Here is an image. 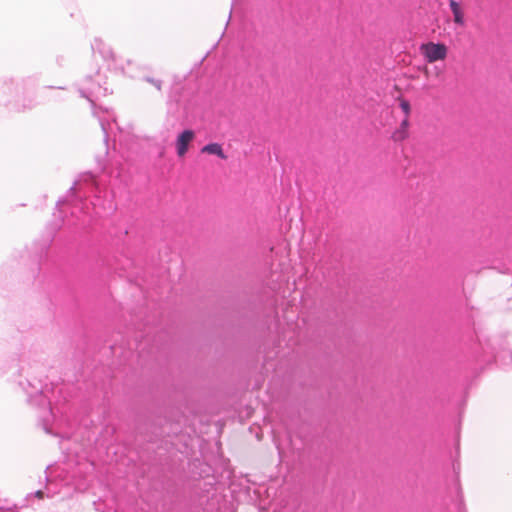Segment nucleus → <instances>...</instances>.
<instances>
[{
  "instance_id": "f257e3e1",
  "label": "nucleus",
  "mask_w": 512,
  "mask_h": 512,
  "mask_svg": "<svg viewBox=\"0 0 512 512\" xmlns=\"http://www.w3.org/2000/svg\"><path fill=\"white\" fill-rule=\"evenodd\" d=\"M94 65L91 72L83 80V87L80 89L82 97L91 103L92 113L98 119L104 134V141L107 146V154L110 157L109 177L110 190L102 191L100 181L91 173L82 174L74 185L69 189L67 199L57 201V208L68 203L71 208V215L85 224L86 218L92 215L101 216L102 212L115 208L112 198L115 196L116 183L126 182L127 159H128V138L127 133L117 123L115 113L96 101L109 93L106 76L101 73L99 61H102L107 69L115 74L124 75L123 62L119 60L106 43L95 38L91 43Z\"/></svg>"
},
{
  "instance_id": "f03ea898",
  "label": "nucleus",
  "mask_w": 512,
  "mask_h": 512,
  "mask_svg": "<svg viewBox=\"0 0 512 512\" xmlns=\"http://www.w3.org/2000/svg\"><path fill=\"white\" fill-rule=\"evenodd\" d=\"M24 389L28 395V401L44 409V415L39 416L40 424L44 431L48 434L56 435L53 431L55 417L52 412L50 398L47 395L48 385L43 384L42 380H38L35 383L27 380V387H24Z\"/></svg>"
},
{
  "instance_id": "7ed1b4c3",
  "label": "nucleus",
  "mask_w": 512,
  "mask_h": 512,
  "mask_svg": "<svg viewBox=\"0 0 512 512\" xmlns=\"http://www.w3.org/2000/svg\"><path fill=\"white\" fill-rule=\"evenodd\" d=\"M71 463H66L61 473H65L62 477L64 485L73 486L75 490L81 491L86 488V479L88 473L92 470V463L87 461L78 462L75 469L70 470Z\"/></svg>"
},
{
  "instance_id": "20e7f679",
  "label": "nucleus",
  "mask_w": 512,
  "mask_h": 512,
  "mask_svg": "<svg viewBox=\"0 0 512 512\" xmlns=\"http://www.w3.org/2000/svg\"><path fill=\"white\" fill-rule=\"evenodd\" d=\"M419 51L428 63L444 61L448 55V47L444 43L426 42L420 45Z\"/></svg>"
},
{
  "instance_id": "39448f33",
  "label": "nucleus",
  "mask_w": 512,
  "mask_h": 512,
  "mask_svg": "<svg viewBox=\"0 0 512 512\" xmlns=\"http://www.w3.org/2000/svg\"><path fill=\"white\" fill-rule=\"evenodd\" d=\"M195 138L196 134L192 129H185L177 135L175 140V150L179 158H183L187 154L189 146Z\"/></svg>"
},
{
  "instance_id": "423d86ee",
  "label": "nucleus",
  "mask_w": 512,
  "mask_h": 512,
  "mask_svg": "<svg viewBox=\"0 0 512 512\" xmlns=\"http://www.w3.org/2000/svg\"><path fill=\"white\" fill-rule=\"evenodd\" d=\"M52 485L53 484L49 482L44 489H40L33 493H29L25 498L27 504L32 505L35 499L43 500L44 498H51L55 494H57L58 492L52 488Z\"/></svg>"
},
{
  "instance_id": "0eeeda50",
  "label": "nucleus",
  "mask_w": 512,
  "mask_h": 512,
  "mask_svg": "<svg viewBox=\"0 0 512 512\" xmlns=\"http://www.w3.org/2000/svg\"><path fill=\"white\" fill-rule=\"evenodd\" d=\"M409 125H410L409 119L407 117H405L401 121L399 127L393 133V135H392L393 140L396 142H401V141H404L405 139H407L409 136Z\"/></svg>"
},
{
  "instance_id": "6e6552de",
  "label": "nucleus",
  "mask_w": 512,
  "mask_h": 512,
  "mask_svg": "<svg viewBox=\"0 0 512 512\" xmlns=\"http://www.w3.org/2000/svg\"><path fill=\"white\" fill-rule=\"evenodd\" d=\"M449 6L453 13L454 23L459 26H464L465 25L464 12H463L460 4L455 0H449Z\"/></svg>"
},
{
  "instance_id": "1a4fd4ad",
  "label": "nucleus",
  "mask_w": 512,
  "mask_h": 512,
  "mask_svg": "<svg viewBox=\"0 0 512 512\" xmlns=\"http://www.w3.org/2000/svg\"><path fill=\"white\" fill-rule=\"evenodd\" d=\"M201 152L202 153H207V154L217 155L221 159H226L227 158V156L225 155V153L223 151L222 146L220 144H218V143H210V144L205 145L201 149Z\"/></svg>"
},
{
  "instance_id": "9d476101",
  "label": "nucleus",
  "mask_w": 512,
  "mask_h": 512,
  "mask_svg": "<svg viewBox=\"0 0 512 512\" xmlns=\"http://www.w3.org/2000/svg\"><path fill=\"white\" fill-rule=\"evenodd\" d=\"M19 85L12 79H3L0 81V91L3 94H11L14 90H18Z\"/></svg>"
},
{
  "instance_id": "9b49d317",
  "label": "nucleus",
  "mask_w": 512,
  "mask_h": 512,
  "mask_svg": "<svg viewBox=\"0 0 512 512\" xmlns=\"http://www.w3.org/2000/svg\"><path fill=\"white\" fill-rule=\"evenodd\" d=\"M146 85H151L153 86L156 91L160 92L162 90V81L159 80V79H154V78H146L143 83H142V89L145 90L146 89Z\"/></svg>"
},
{
  "instance_id": "f8f14e48",
  "label": "nucleus",
  "mask_w": 512,
  "mask_h": 512,
  "mask_svg": "<svg viewBox=\"0 0 512 512\" xmlns=\"http://www.w3.org/2000/svg\"><path fill=\"white\" fill-rule=\"evenodd\" d=\"M398 100H399L400 108L404 112L405 117H407L409 119V116L411 113V106H410L409 101L404 98H399Z\"/></svg>"
},
{
  "instance_id": "ddd939ff",
  "label": "nucleus",
  "mask_w": 512,
  "mask_h": 512,
  "mask_svg": "<svg viewBox=\"0 0 512 512\" xmlns=\"http://www.w3.org/2000/svg\"><path fill=\"white\" fill-rule=\"evenodd\" d=\"M442 74H443V71L440 68L434 67V69H433L434 77L438 78V77L442 76Z\"/></svg>"
},
{
  "instance_id": "4468645a",
  "label": "nucleus",
  "mask_w": 512,
  "mask_h": 512,
  "mask_svg": "<svg viewBox=\"0 0 512 512\" xmlns=\"http://www.w3.org/2000/svg\"><path fill=\"white\" fill-rule=\"evenodd\" d=\"M421 70L424 73L426 78L430 77V70H429V68L427 66H424Z\"/></svg>"
},
{
  "instance_id": "2eb2a0df",
  "label": "nucleus",
  "mask_w": 512,
  "mask_h": 512,
  "mask_svg": "<svg viewBox=\"0 0 512 512\" xmlns=\"http://www.w3.org/2000/svg\"><path fill=\"white\" fill-rule=\"evenodd\" d=\"M0 512H12L11 510H8V509H3L0 507Z\"/></svg>"
}]
</instances>
